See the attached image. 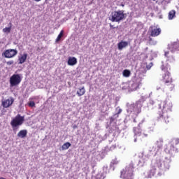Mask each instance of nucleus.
I'll return each mask as SVG.
<instances>
[{
  "label": "nucleus",
  "mask_w": 179,
  "mask_h": 179,
  "mask_svg": "<svg viewBox=\"0 0 179 179\" xmlns=\"http://www.w3.org/2000/svg\"><path fill=\"white\" fill-rule=\"evenodd\" d=\"M173 105L169 101H165L163 102L162 113L159 114L158 120L163 121L164 124H169L170 122V116H169V111H171Z\"/></svg>",
  "instance_id": "nucleus-1"
},
{
  "label": "nucleus",
  "mask_w": 179,
  "mask_h": 179,
  "mask_svg": "<svg viewBox=\"0 0 179 179\" xmlns=\"http://www.w3.org/2000/svg\"><path fill=\"white\" fill-rule=\"evenodd\" d=\"M164 83V89L168 90V92H173L176 85L173 83V78L171 77V73L169 71H166L162 75V79Z\"/></svg>",
  "instance_id": "nucleus-2"
},
{
  "label": "nucleus",
  "mask_w": 179,
  "mask_h": 179,
  "mask_svg": "<svg viewBox=\"0 0 179 179\" xmlns=\"http://www.w3.org/2000/svg\"><path fill=\"white\" fill-rule=\"evenodd\" d=\"M124 19H125V13H124V10H122L113 11L109 17V20L113 22H116L120 23Z\"/></svg>",
  "instance_id": "nucleus-3"
},
{
  "label": "nucleus",
  "mask_w": 179,
  "mask_h": 179,
  "mask_svg": "<svg viewBox=\"0 0 179 179\" xmlns=\"http://www.w3.org/2000/svg\"><path fill=\"white\" fill-rule=\"evenodd\" d=\"M157 169H162V160L155 159L151 164V169L148 172L147 178H152L156 174Z\"/></svg>",
  "instance_id": "nucleus-4"
},
{
  "label": "nucleus",
  "mask_w": 179,
  "mask_h": 179,
  "mask_svg": "<svg viewBox=\"0 0 179 179\" xmlns=\"http://www.w3.org/2000/svg\"><path fill=\"white\" fill-rule=\"evenodd\" d=\"M24 122V116H21L20 114H17L10 122V125L13 129L23 125Z\"/></svg>",
  "instance_id": "nucleus-5"
},
{
  "label": "nucleus",
  "mask_w": 179,
  "mask_h": 179,
  "mask_svg": "<svg viewBox=\"0 0 179 179\" xmlns=\"http://www.w3.org/2000/svg\"><path fill=\"white\" fill-rule=\"evenodd\" d=\"M132 176H134V167L129 166L121 171L120 177L124 179H132Z\"/></svg>",
  "instance_id": "nucleus-6"
},
{
  "label": "nucleus",
  "mask_w": 179,
  "mask_h": 179,
  "mask_svg": "<svg viewBox=\"0 0 179 179\" xmlns=\"http://www.w3.org/2000/svg\"><path fill=\"white\" fill-rule=\"evenodd\" d=\"M10 87H15V86H19L22 82V76L20 74H13L9 80Z\"/></svg>",
  "instance_id": "nucleus-7"
},
{
  "label": "nucleus",
  "mask_w": 179,
  "mask_h": 179,
  "mask_svg": "<svg viewBox=\"0 0 179 179\" xmlns=\"http://www.w3.org/2000/svg\"><path fill=\"white\" fill-rule=\"evenodd\" d=\"M3 55L5 57V58H13L14 57H16V55H17V50L16 49L6 50L3 52Z\"/></svg>",
  "instance_id": "nucleus-8"
},
{
  "label": "nucleus",
  "mask_w": 179,
  "mask_h": 179,
  "mask_svg": "<svg viewBox=\"0 0 179 179\" xmlns=\"http://www.w3.org/2000/svg\"><path fill=\"white\" fill-rule=\"evenodd\" d=\"M165 152L167 153V155H170L171 156H173L174 153H177V148L174 147L172 144H169L166 145V148H165Z\"/></svg>",
  "instance_id": "nucleus-9"
},
{
  "label": "nucleus",
  "mask_w": 179,
  "mask_h": 179,
  "mask_svg": "<svg viewBox=\"0 0 179 179\" xmlns=\"http://www.w3.org/2000/svg\"><path fill=\"white\" fill-rule=\"evenodd\" d=\"M14 101H15V99H13V97H10L8 99L2 101L1 106L4 108H8V107H10V106H12V104H13Z\"/></svg>",
  "instance_id": "nucleus-10"
},
{
  "label": "nucleus",
  "mask_w": 179,
  "mask_h": 179,
  "mask_svg": "<svg viewBox=\"0 0 179 179\" xmlns=\"http://www.w3.org/2000/svg\"><path fill=\"white\" fill-rule=\"evenodd\" d=\"M162 33V29L160 28H155L151 30L150 36L151 37H157Z\"/></svg>",
  "instance_id": "nucleus-11"
},
{
  "label": "nucleus",
  "mask_w": 179,
  "mask_h": 179,
  "mask_svg": "<svg viewBox=\"0 0 179 179\" xmlns=\"http://www.w3.org/2000/svg\"><path fill=\"white\" fill-rule=\"evenodd\" d=\"M67 64L70 66H73V65H76L78 64V59L75 57H69Z\"/></svg>",
  "instance_id": "nucleus-12"
},
{
  "label": "nucleus",
  "mask_w": 179,
  "mask_h": 179,
  "mask_svg": "<svg viewBox=\"0 0 179 179\" xmlns=\"http://www.w3.org/2000/svg\"><path fill=\"white\" fill-rule=\"evenodd\" d=\"M126 47H128L127 41H122L117 43V48L120 51H122V50H124V48H126Z\"/></svg>",
  "instance_id": "nucleus-13"
},
{
  "label": "nucleus",
  "mask_w": 179,
  "mask_h": 179,
  "mask_svg": "<svg viewBox=\"0 0 179 179\" xmlns=\"http://www.w3.org/2000/svg\"><path fill=\"white\" fill-rule=\"evenodd\" d=\"M26 59H27V53H24L21 57H18V64H24V62H26Z\"/></svg>",
  "instance_id": "nucleus-14"
},
{
  "label": "nucleus",
  "mask_w": 179,
  "mask_h": 179,
  "mask_svg": "<svg viewBox=\"0 0 179 179\" xmlns=\"http://www.w3.org/2000/svg\"><path fill=\"white\" fill-rule=\"evenodd\" d=\"M85 93H86V89H85V87H80L78 88L76 94L77 96H78V97H80L82 96H84Z\"/></svg>",
  "instance_id": "nucleus-15"
},
{
  "label": "nucleus",
  "mask_w": 179,
  "mask_h": 179,
  "mask_svg": "<svg viewBox=\"0 0 179 179\" xmlns=\"http://www.w3.org/2000/svg\"><path fill=\"white\" fill-rule=\"evenodd\" d=\"M134 133L135 136H141L142 135V129H141V127H137L134 128Z\"/></svg>",
  "instance_id": "nucleus-16"
},
{
  "label": "nucleus",
  "mask_w": 179,
  "mask_h": 179,
  "mask_svg": "<svg viewBox=\"0 0 179 179\" xmlns=\"http://www.w3.org/2000/svg\"><path fill=\"white\" fill-rule=\"evenodd\" d=\"M17 136L18 138H26V136H27V130L26 129L20 130L17 133Z\"/></svg>",
  "instance_id": "nucleus-17"
},
{
  "label": "nucleus",
  "mask_w": 179,
  "mask_h": 179,
  "mask_svg": "<svg viewBox=\"0 0 179 179\" xmlns=\"http://www.w3.org/2000/svg\"><path fill=\"white\" fill-rule=\"evenodd\" d=\"M161 69L166 73L169 72V69L170 70V65H169V63H164L161 66Z\"/></svg>",
  "instance_id": "nucleus-18"
},
{
  "label": "nucleus",
  "mask_w": 179,
  "mask_h": 179,
  "mask_svg": "<svg viewBox=\"0 0 179 179\" xmlns=\"http://www.w3.org/2000/svg\"><path fill=\"white\" fill-rule=\"evenodd\" d=\"M174 17H176V10H172L169 11V15H168V18H169V20H173V19H174Z\"/></svg>",
  "instance_id": "nucleus-19"
},
{
  "label": "nucleus",
  "mask_w": 179,
  "mask_h": 179,
  "mask_svg": "<svg viewBox=\"0 0 179 179\" xmlns=\"http://www.w3.org/2000/svg\"><path fill=\"white\" fill-rule=\"evenodd\" d=\"M122 76L124 78H129L131 76V71H129L128 69L124 70L122 72Z\"/></svg>",
  "instance_id": "nucleus-20"
},
{
  "label": "nucleus",
  "mask_w": 179,
  "mask_h": 179,
  "mask_svg": "<svg viewBox=\"0 0 179 179\" xmlns=\"http://www.w3.org/2000/svg\"><path fill=\"white\" fill-rule=\"evenodd\" d=\"M63 36H64V30H62L60 31V33L59 34L57 38H56L55 42L58 43V42L61 41V38H62Z\"/></svg>",
  "instance_id": "nucleus-21"
},
{
  "label": "nucleus",
  "mask_w": 179,
  "mask_h": 179,
  "mask_svg": "<svg viewBox=\"0 0 179 179\" xmlns=\"http://www.w3.org/2000/svg\"><path fill=\"white\" fill-rule=\"evenodd\" d=\"M71 146V143L66 142V143L63 144L62 146V150H66L67 149H69V147Z\"/></svg>",
  "instance_id": "nucleus-22"
},
{
  "label": "nucleus",
  "mask_w": 179,
  "mask_h": 179,
  "mask_svg": "<svg viewBox=\"0 0 179 179\" xmlns=\"http://www.w3.org/2000/svg\"><path fill=\"white\" fill-rule=\"evenodd\" d=\"M178 143H179L178 138H173L171 142V145H173V146H174V145H178Z\"/></svg>",
  "instance_id": "nucleus-23"
},
{
  "label": "nucleus",
  "mask_w": 179,
  "mask_h": 179,
  "mask_svg": "<svg viewBox=\"0 0 179 179\" xmlns=\"http://www.w3.org/2000/svg\"><path fill=\"white\" fill-rule=\"evenodd\" d=\"M11 29H12V27H6L3 29V33H9Z\"/></svg>",
  "instance_id": "nucleus-24"
},
{
  "label": "nucleus",
  "mask_w": 179,
  "mask_h": 179,
  "mask_svg": "<svg viewBox=\"0 0 179 179\" xmlns=\"http://www.w3.org/2000/svg\"><path fill=\"white\" fill-rule=\"evenodd\" d=\"M164 167L166 170L170 169V164L166 161L164 162Z\"/></svg>",
  "instance_id": "nucleus-25"
},
{
  "label": "nucleus",
  "mask_w": 179,
  "mask_h": 179,
  "mask_svg": "<svg viewBox=\"0 0 179 179\" xmlns=\"http://www.w3.org/2000/svg\"><path fill=\"white\" fill-rule=\"evenodd\" d=\"M28 106L29 107H36V103L34 101H29Z\"/></svg>",
  "instance_id": "nucleus-26"
},
{
  "label": "nucleus",
  "mask_w": 179,
  "mask_h": 179,
  "mask_svg": "<svg viewBox=\"0 0 179 179\" xmlns=\"http://www.w3.org/2000/svg\"><path fill=\"white\" fill-rule=\"evenodd\" d=\"M7 65H13V64H15V62L13 60H10L8 62H6Z\"/></svg>",
  "instance_id": "nucleus-27"
},
{
  "label": "nucleus",
  "mask_w": 179,
  "mask_h": 179,
  "mask_svg": "<svg viewBox=\"0 0 179 179\" xmlns=\"http://www.w3.org/2000/svg\"><path fill=\"white\" fill-rule=\"evenodd\" d=\"M121 113H122V109L120 108L118 112L117 113V115L121 114Z\"/></svg>",
  "instance_id": "nucleus-28"
},
{
  "label": "nucleus",
  "mask_w": 179,
  "mask_h": 179,
  "mask_svg": "<svg viewBox=\"0 0 179 179\" xmlns=\"http://www.w3.org/2000/svg\"><path fill=\"white\" fill-rule=\"evenodd\" d=\"M151 66H147V69H150V68H152V65H153L152 63H150Z\"/></svg>",
  "instance_id": "nucleus-29"
},
{
  "label": "nucleus",
  "mask_w": 179,
  "mask_h": 179,
  "mask_svg": "<svg viewBox=\"0 0 179 179\" xmlns=\"http://www.w3.org/2000/svg\"><path fill=\"white\" fill-rule=\"evenodd\" d=\"M110 29H115V27H114V26L111 24H110Z\"/></svg>",
  "instance_id": "nucleus-30"
},
{
  "label": "nucleus",
  "mask_w": 179,
  "mask_h": 179,
  "mask_svg": "<svg viewBox=\"0 0 179 179\" xmlns=\"http://www.w3.org/2000/svg\"><path fill=\"white\" fill-rule=\"evenodd\" d=\"M73 129H76V128H78V126L76 124H75L73 127Z\"/></svg>",
  "instance_id": "nucleus-31"
},
{
  "label": "nucleus",
  "mask_w": 179,
  "mask_h": 179,
  "mask_svg": "<svg viewBox=\"0 0 179 179\" xmlns=\"http://www.w3.org/2000/svg\"><path fill=\"white\" fill-rule=\"evenodd\" d=\"M34 1H35L36 2H40V1L41 0H34Z\"/></svg>",
  "instance_id": "nucleus-32"
},
{
  "label": "nucleus",
  "mask_w": 179,
  "mask_h": 179,
  "mask_svg": "<svg viewBox=\"0 0 179 179\" xmlns=\"http://www.w3.org/2000/svg\"><path fill=\"white\" fill-rule=\"evenodd\" d=\"M136 141H137V138H134V142H136Z\"/></svg>",
  "instance_id": "nucleus-33"
},
{
  "label": "nucleus",
  "mask_w": 179,
  "mask_h": 179,
  "mask_svg": "<svg viewBox=\"0 0 179 179\" xmlns=\"http://www.w3.org/2000/svg\"><path fill=\"white\" fill-rule=\"evenodd\" d=\"M134 122H136V120L134 119Z\"/></svg>",
  "instance_id": "nucleus-34"
},
{
  "label": "nucleus",
  "mask_w": 179,
  "mask_h": 179,
  "mask_svg": "<svg viewBox=\"0 0 179 179\" xmlns=\"http://www.w3.org/2000/svg\"><path fill=\"white\" fill-rule=\"evenodd\" d=\"M112 148H113V149H115V146H114V145H113V147Z\"/></svg>",
  "instance_id": "nucleus-35"
},
{
  "label": "nucleus",
  "mask_w": 179,
  "mask_h": 179,
  "mask_svg": "<svg viewBox=\"0 0 179 179\" xmlns=\"http://www.w3.org/2000/svg\"><path fill=\"white\" fill-rule=\"evenodd\" d=\"M153 1H156V0H153Z\"/></svg>",
  "instance_id": "nucleus-36"
}]
</instances>
